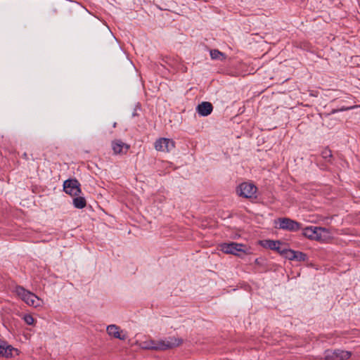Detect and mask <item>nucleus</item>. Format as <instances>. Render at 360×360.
I'll use <instances>...</instances> for the list:
<instances>
[{"label":"nucleus","instance_id":"nucleus-13","mask_svg":"<svg viewBox=\"0 0 360 360\" xmlns=\"http://www.w3.org/2000/svg\"><path fill=\"white\" fill-rule=\"evenodd\" d=\"M112 148L115 155L127 153L129 146L120 140H115L112 142Z\"/></svg>","mask_w":360,"mask_h":360},{"label":"nucleus","instance_id":"nucleus-12","mask_svg":"<svg viewBox=\"0 0 360 360\" xmlns=\"http://www.w3.org/2000/svg\"><path fill=\"white\" fill-rule=\"evenodd\" d=\"M213 107L210 102L204 101L196 107V112L202 117H206L211 114Z\"/></svg>","mask_w":360,"mask_h":360},{"label":"nucleus","instance_id":"nucleus-22","mask_svg":"<svg viewBox=\"0 0 360 360\" xmlns=\"http://www.w3.org/2000/svg\"><path fill=\"white\" fill-rule=\"evenodd\" d=\"M275 250L279 252L281 255H283L285 249L281 248V245H278V249H275Z\"/></svg>","mask_w":360,"mask_h":360},{"label":"nucleus","instance_id":"nucleus-2","mask_svg":"<svg viewBox=\"0 0 360 360\" xmlns=\"http://www.w3.org/2000/svg\"><path fill=\"white\" fill-rule=\"evenodd\" d=\"M15 293L28 306L34 308L43 307L44 302L33 292L27 290L22 286H16L14 289Z\"/></svg>","mask_w":360,"mask_h":360},{"label":"nucleus","instance_id":"nucleus-11","mask_svg":"<svg viewBox=\"0 0 360 360\" xmlns=\"http://www.w3.org/2000/svg\"><path fill=\"white\" fill-rule=\"evenodd\" d=\"M108 334L115 338L124 340L127 338V335L122 330H120V328L115 325H109L106 328Z\"/></svg>","mask_w":360,"mask_h":360},{"label":"nucleus","instance_id":"nucleus-19","mask_svg":"<svg viewBox=\"0 0 360 360\" xmlns=\"http://www.w3.org/2000/svg\"><path fill=\"white\" fill-rule=\"evenodd\" d=\"M295 251L290 249H285L283 256L289 260H294Z\"/></svg>","mask_w":360,"mask_h":360},{"label":"nucleus","instance_id":"nucleus-20","mask_svg":"<svg viewBox=\"0 0 360 360\" xmlns=\"http://www.w3.org/2000/svg\"><path fill=\"white\" fill-rule=\"evenodd\" d=\"M307 255L299 251H295L294 260L299 262L305 261L307 259Z\"/></svg>","mask_w":360,"mask_h":360},{"label":"nucleus","instance_id":"nucleus-3","mask_svg":"<svg viewBox=\"0 0 360 360\" xmlns=\"http://www.w3.org/2000/svg\"><path fill=\"white\" fill-rule=\"evenodd\" d=\"M257 192V186L251 182H243L236 188V193L244 198L256 199Z\"/></svg>","mask_w":360,"mask_h":360},{"label":"nucleus","instance_id":"nucleus-16","mask_svg":"<svg viewBox=\"0 0 360 360\" xmlns=\"http://www.w3.org/2000/svg\"><path fill=\"white\" fill-rule=\"evenodd\" d=\"M72 204L77 209H82L86 206V202L84 197L77 195V197L73 198Z\"/></svg>","mask_w":360,"mask_h":360},{"label":"nucleus","instance_id":"nucleus-15","mask_svg":"<svg viewBox=\"0 0 360 360\" xmlns=\"http://www.w3.org/2000/svg\"><path fill=\"white\" fill-rule=\"evenodd\" d=\"M282 243L279 240H264L262 243V246L269 248L272 250H275V249H278V245H281Z\"/></svg>","mask_w":360,"mask_h":360},{"label":"nucleus","instance_id":"nucleus-21","mask_svg":"<svg viewBox=\"0 0 360 360\" xmlns=\"http://www.w3.org/2000/svg\"><path fill=\"white\" fill-rule=\"evenodd\" d=\"M321 155L323 158L328 160L332 157V153L329 149L325 148L322 150Z\"/></svg>","mask_w":360,"mask_h":360},{"label":"nucleus","instance_id":"nucleus-8","mask_svg":"<svg viewBox=\"0 0 360 360\" xmlns=\"http://www.w3.org/2000/svg\"><path fill=\"white\" fill-rule=\"evenodd\" d=\"M158 350H167L178 347L183 342V340L176 337H168L164 339L158 340Z\"/></svg>","mask_w":360,"mask_h":360},{"label":"nucleus","instance_id":"nucleus-18","mask_svg":"<svg viewBox=\"0 0 360 360\" xmlns=\"http://www.w3.org/2000/svg\"><path fill=\"white\" fill-rule=\"evenodd\" d=\"M22 319L29 326H34L35 324V319L31 314H27L23 315Z\"/></svg>","mask_w":360,"mask_h":360},{"label":"nucleus","instance_id":"nucleus-1","mask_svg":"<svg viewBox=\"0 0 360 360\" xmlns=\"http://www.w3.org/2000/svg\"><path fill=\"white\" fill-rule=\"evenodd\" d=\"M302 234L310 240L321 242H325L332 238L329 229L320 226H307L302 230Z\"/></svg>","mask_w":360,"mask_h":360},{"label":"nucleus","instance_id":"nucleus-10","mask_svg":"<svg viewBox=\"0 0 360 360\" xmlns=\"http://www.w3.org/2000/svg\"><path fill=\"white\" fill-rule=\"evenodd\" d=\"M154 146L158 151L169 153L174 148L175 142L171 139L160 138L155 141Z\"/></svg>","mask_w":360,"mask_h":360},{"label":"nucleus","instance_id":"nucleus-14","mask_svg":"<svg viewBox=\"0 0 360 360\" xmlns=\"http://www.w3.org/2000/svg\"><path fill=\"white\" fill-rule=\"evenodd\" d=\"M158 340L149 339L140 343V347L144 349L158 350Z\"/></svg>","mask_w":360,"mask_h":360},{"label":"nucleus","instance_id":"nucleus-9","mask_svg":"<svg viewBox=\"0 0 360 360\" xmlns=\"http://www.w3.org/2000/svg\"><path fill=\"white\" fill-rule=\"evenodd\" d=\"M63 191L71 196H77L81 193L80 184L77 179H68L63 183Z\"/></svg>","mask_w":360,"mask_h":360},{"label":"nucleus","instance_id":"nucleus-17","mask_svg":"<svg viewBox=\"0 0 360 360\" xmlns=\"http://www.w3.org/2000/svg\"><path fill=\"white\" fill-rule=\"evenodd\" d=\"M210 53L211 58L213 60H223L224 59H225L224 54L222 52L219 51V50H211Z\"/></svg>","mask_w":360,"mask_h":360},{"label":"nucleus","instance_id":"nucleus-4","mask_svg":"<svg viewBox=\"0 0 360 360\" xmlns=\"http://www.w3.org/2000/svg\"><path fill=\"white\" fill-rule=\"evenodd\" d=\"M221 250L226 254H231L236 256H240L241 254H247L248 248L242 243H224L220 245Z\"/></svg>","mask_w":360,"mask_h":360},{"label":"nucleus","instance_id":"nucleus-6","mask_svg":"<svg viewBox=\"0 0 360 360\" xmlns=\"http://www.w3.org/2000/svg\"><path fill=\"white\" fill-rule=\"evenodd\" d=\"M19 355V350L9 345L6 341L0 339V357L12 359Z\"/></svg>","mask_w":360,"mask_h":360},{"label":"nucleus","instance_id":"nucleus-7","mask_svg":"<svg viewBox=\"0 0 360 360\" xmlns=\"http://www.w3.org/2000/svg\"><path fill=\"white\" fill-rule=\"evenodd\" d=\"M352 354L349 351L341 349H327L324 352L325 360H347Z\"/></svg>","mask_w":360,"mask_h":360},{"label":"nucleus","instance_id":"nucleus-23","mask_svg":"<svg viewBox=\"0 0 360 360\" xmlns=\"http://www.w3.org/2000/svg\"><path fill=\"white\" fill-rule=\"evenodd\" d=\"M337 112H338V110H334L333 111V113Z\"/></svg>","mask_w":360,"mask_h":360},{"label":"nucleus","instance_id":"nucleus-5","mask_svg":"<svg viewBox=\"0 0 360 360\" xmlns=\"http://www.w3.org/2000/svg\"><path fill=\"white\" fill-rule=\"evenodd\" d=\"M275 222L278 224V228L283 230L297 231L301 229L299 222L287 217L278 218Z\"/></svg>","mask_w":360,"mask_h":360}]
</instances>
